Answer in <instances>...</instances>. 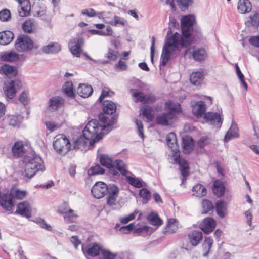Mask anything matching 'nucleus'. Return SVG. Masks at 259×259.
Returning a JSON list of instances; mask_svg holds the SVG:
<instances>
[{
	"mask_svg": "<svg viewBox=\"0 0 259 259\" xmlns=\"http://www.w3.org/2000/svg\"><path fill=\"white\" fill-rule=\"evenodd\" d=\"M192 190L194 192L193 195L196 197H203L205 196L207 194L206 188L200 184L195 185L193 187Z\"/></svg>",
	"mask_w": 259,
	"mask_h": 259,
	"instance_id": "nucleus-40",
	"label": "nucleus"
},
{
	"mask_svg": "<svg viewBox=\"0 0 259 259\" xmlns=\"http://www.w3.org/2000/svg\"><path fill=\"white\" fill-rule=\"evenodd\" d=\"M12 152L16 157H19L22 156L24 152V145L22 142H16L12 147Z\"/></svg>",
	"mask_w": 259,
	"mask_h": 259,
	"instance_id": "nucleus-39",
	"label": "nucleus"
},
{
	"mask_svg": "<svg viewBox=\"0 0 259 259\" xmlns=\"http://www.w3.org/2000/svg\"><path fill=\"white\" fill-rule=\"evenodd\" d=\"M192 57L196 61L205 60L207 57V53L205 49L197 48L193 51Z\"/></svg>",
	"mask_w": 259,
	"mask_h": 259,
	"instance_id": "nucleus-28",
	"label": "nucleus"
},
{
	"mask_svg": "<svg viewBox=\"0 0 259 259\" xmlns=\"http://www.w3.org/2000/svg\"><path fill=\"white\" fill-rule=\"evenodd\" d=\"M61 49V45L58 42H50L43 47L42 52L46 54H56Z\"/></svg>",
	"mask_w": 259,
	"mask_h": 259,
	"instance_id": "nucleus-25",
	"label": "nucleus"
},
{
	"mask_svg": "<svg viewBox=\"0 0 259 259\" xmlns=\"http://www.w3.org/2000/svg\"><path fill=\"white\" fill-rule=\"evenodd\" d=\"M130 92L132 94L135 102H144L146 96L143 93L139 92L136 89H131Z\"/></svg>",
	"mask_w": 259,
	"mask_h": 259,
	"instance_id": "nucleus-44",
	"label": "nucleus"
},
{
	"mask_svg": "<svg viewBox=\"0 0 259 259\" xmlns=\"http://www.w3.org/2000/svg\"><path fill=\"white\" fill-rule=\"evenodd\" d=\"M166 142L168 146L173 152V156L175 157V160L178 162L179 169L183 176L182 179V183L186 180V177L189 175V167L188 163L184 159H181L179 154V147L177 142L176 135L174 133H169L166 137Z\"/></svg>",
	"mask_w": 259,
	"mask_h": 259,
	"instance_id": "nucleus-4",
	"label": "nucleus"
},
{
	"mask_svg": "<svg viewBox=\"0 0 259 259\" xmlns=\"http://www.w3.org/2000/svg\"><path fill=\"white\" fill-rule=\"evenodd\" d=\"M82 42L83 40L81 38H78L77 39L73 38L70 40L68 44L69 50L74 56L80 57L82 52L80 44Z\"/></svg>",
	"mask_w": 259,
	"mask_h": 259,
	"instance_id": "nucleus-16",
	"label": "nucleus"
},
{
	"mask_svg": "<svg viewBox=\"0 0 259 259\" xmlns=\"http://www.w3.org/2000/svg\"><path fill=\"white\" fill-rule=\"evenodd\" d=\"M101 247L97 243L89 244L86 248V253L91 256H96L101 250Z\"/></svg>",
	"mask_w": 259,
	"mask_h": 259,
	"instance_id": "nucleus-35",
	"label": "nucleus"
},
{
	"mask_svg": "<svg viewBox=\"0 0 259 259\" xmlns=\"http://www.w3.org/2000/svg\"><path fill=\"white\" fill-rule=\"evenodd\" d=\"M203 213H207L213 209L211 202L208 200L204 199L202 201Z\"/></svg>",
	"mask_w": 259,
	"mask_h": 259,
	"instance_id": "nucleus-53",
	"label": "nucleus"
},
{
	"mask_svg": "<svg viewBox=\"0 0 259 259\" xmlns=\"http://www.w3.org/2000/svg\"><path fill=\"white\" fill-rule=\"evenodd\" d=\"M239 136L238 130L236 124L232 123L224 137V141L228 142L232 138Z\"/></svg>",
	"mask_w": 259,
	"mask_h": 259,
	"instance_id": "nucleus-33",
	"label": "nucleus"
},
{
	"mask_svg": "<svg viewBox=\"0 0 259 259\" xmlns=\"http://www.w3.org/2000/svg\"><path fill=\"white\" fill-rule=\"evenodd\" d=\"M206 111V105L204 102L200 101L197 102L192 107L193 114L197 117H201Z\"/></svg>",
	"mask_w": 259,
	"mask_h": 259,
	"instance_id": "nucleus-21",
	"label": "nucleus"
},
{
	"mask_svg": "<svg viewBox=\"0 0 259 259\" xmlns=\"http://www.w3.org/2000/svg\"><path fill=\"white\" fill-rule=\"evenodd\" d=\"M139 212V211L138 210H135L133 213L124 217L121 218L120 219V221L121 223L126 224L130 221L134 219L136 215Z\"/></svg>",
	"mask_w": 259,
	"mask_h": 259,
	"instance_id": "nucleus-55",
	"label": "nucleus"
},
{
	"mask_svg": "<svg viewBox=\"0 0 259 259\" xmlns=\"http://www.w3.org/2000/svg\"><path fill=\"white\" fill-rule=\"evenodd\" d=\"M31 207L30 203L27 201H24L17 205L15 213L27 218H29L31 217Z\"/></svg>",
	"mask_w": 259,
	"mask_h": 259,
	"instance_id": "nucleus-15",
	"label": "nucleus"
},
{
	"mask_svg": "<svg viewBox=\"0 0 259 259\" xmlns=\"http://www.w3.org/2000/svg\"><path fill=\"white\" fill-rule=\"evenodd\" d=\"M246 25H251L253 27H257L259 26V13H255L250 15L249 20L246 22Z\"/></svg>",
	"mask_w": 259,
	"mask_h": 259,
	"instance_id": "nucleus-48",
	"label": "nucleus"
},
{
	"mask_svg": "<svg viewBox=\"0 0 259 259\" xmlns=\"http://www.w3.org/2000/svg\"><path fill=\"white\" fill-rule=\"evenodd\" d=\"M204 74L202 71L192 72L190 77L191 82L195 85L201 84L204 79Z\"/></svg>",
	"mask_w": 259,
	"mask_h": 259,
	"instance_id": "nucleus-30",
	"label": "nucleus"
},
{
	"mask_svg": "<svg viewBox=\"0 0 259 259\" xmlns=\"http://www.w3.org/2000/svg\"><path fill=\"white\" fill-rule=\"evenodd\" d=\"M106 22L110 25L115 26L118 25L124 26L127 23L126 20H125L123 18L118 16L117 15H115L114 16L113 20L108 21Z\"/></svg>",
	"mask_w": 259,
	"mask_h": 259,
	"instance_id": "nucleus-47",
	"label": "nucleus"
},
{
	"mask_svg": "<svg viewBox=\"0 0 259 259\" xmlns=\"http://www.w3.org/2000/svg\"><path fill=\"white\" fill-rule=\"evenodd\" d=\"M0 58L4 61L13 62L18 60L19 56L15 52L9 51L3 53Z\"/></svg>",
	"mask_w": 259,
	"mask_h": 259,
	"instance_id": "nucleus-27",
	"label": "nucleus"
},
{
	"mask_svg": "<svg viewBox=\"0 0 259 259\" xmlns=\"http://www.w3.org/2000/svg\"><path fill=\"white\" fill-rule=\"evenodd\" d=\"M16 49L19 52H28L33 47V43L31 38L27 35L20 36L15 43Z\"/></svg>",
	"mask_w": 259,
	"mask_h": 259,
	"instance_id": "nucleus-9",
	"label": "nucleus"
},
{
	"mask_svg": "<svg viewBox=\"0 0 259 259\" xmlns=\"http://www.w3.org/2000/svg\"><path fill=\"white\" fill-rule=\"evenodd\" d=\"M132 228L134 233L142 236L145 235L149 230V227L144 223H134V227Z\"/></svg>",
	"mask_w": 259,
	"mask_h": 259,
	"instance_id": "nucleus-32",
	"label": "nucleus"
},
{
	"mask_svg": "<svg viewBox=\"0 0 259 259\" xmlns=\"http://www.w3.org/2000/svg\"><path fill=\"white\" fill-rule=\"evenodd\" d=\"M45 125L50 132H53L60 127L59 124L50 121H45Z\"/></svg>",
	"mask_w": 259,
	"mask_h": 259,
	"instance_id": "nucleus-56",
	"label": "nucleus"
},
{
	"mask_svg": "<svg viewBox=\"0 0 259 259\" xmlns=\"http://www.w3.org/2000/svg\"><path fill=\"white\" fill-rule=\"evenodd\" d=\"M141 110L142 115L146 118L148 121H152L154 118V111L152 107L147 106Z\"/></svg>",
	"mask_w": 259,
	"mask_h": 259,
	"instance_id": "nucleus-42",
	"label": "nucleus"
},
{
	"mask_svg": "<svg viewBox=\"0 0 259 259\" xmlns=\"http://www.w3.org/2000/svg\"><path fill=\"white\" fill-rule=\"evenodd\" d=\"M108 192V185L103 182H97L93 186L91 193L93 196L97 199L103 197Z\"/></svg>",
	"mask_w": 259,
	"mask_h": 259,
	"instance_id": "nucleus-11",
	"label": "nucleus"
},
{
	"mask_svg": "<svg viewBox=\"0 0 259 259\" xmlns=\"http://www.w3.org/2000/svg\"><path fill=\"white\" fill-rule=\"evenodd\" d=\"M13 33L9 30L3 31L0 32V44L2 45H7L9 44L14 39Z\"/></svg>",
	"mask_w": 259,
	"mask_h": 259,
	"instance_id": "nucleus-24",
	"label": "nucleus"
},
{
	"mask_svg": "<svg viewBox=\"0 0 259 259\" xmlns=\"http://www.w3.org/2000/svg\"><path fill=\"white\" fill-rule=\"evenodd\" d=\"M252 9L251 3L249 0H239L237 4V10L239 13L245 14L249 12Z\"/></svg>",
	"mask_w": 259,
	"mask_h": 259,
	"instance_id": "nucleus-22",
	"label": "nucleus"
},
{
	"mask_svg": "<svg viewBox=\"0 0 259 259\" xmlns=\"http://www.w3.org/2000/svg\"><path fill=\"white\" fill-rule=\"evenodd\" d=\"M119 192V188L115 185L112 184L108 186V195L107 198V204L110 206H113L116 205V201L118 196Z\"/></svg>",
	"mask_w": 259,
	"mask_h": 259,
	"instance_id": "nucleus-13",
	"label": "nucleus"
},
{
	"mask_svg": "<svg viewBox=\"0 0 259 259\" xmlns=\"http://www.w3.org/2000/svg\"><path fill=\"white\" fill-rule=\"evenodd\" d=\"M100 163L101 164L109 169L110 172L113 175H117L118 172L116 171V160L115 162L113 161L112 159L108 155L101 154L99 157Z\"/></svg>",
	"mask_w": 259,
	"mask_h": 259,
	"instance_id": "nucleus-12",
	"label": "nucleus"
},
{
	"mask_svg": "<svg viewBox=\"0 0 259 259\" xmlns=\"http://www.w3.org/2000/svg\"><path fill=\"white\" fill-rule=\"evenodd\" d=\"M64 99L58 96L52 97L48 101V110L56 111L62 107L64 104Z\"/></svg>",
	"mask_w": 259,
	"mask_h": 259,
	"instance_id": "nucleus-14",
	"label": "nucleus"
},
{
	"mask_svg": "<svg viewBox=\"0 0 259 259\" xmlns=\"http://www.w3.org/2000/svg\"><path fill=\"white\" fill-rule=\"evenodd\" d=\"M103 113L99 115V118L101 121L105 124L103 125H99L101 126H106L105 131L109 132L111 130V126L115 124L117 122V117L116 115H113L116 110V105L112 101L106 100L103 103Z\"/></svg>",
	"mask_w": 259,
	"mask_h": 259,
	"instance_id": "nucleus-5",
	"label": "nucleus"
},
{
	"mask_svg": "<svg viewBox=\"0 0 259 259\" xmlns=\"http://www.w3.org/2000/svg\"><path fill=\"white\" fill-rule=\"evenodd\" d=\"M106 126H99L96 119H92L87 124L82 132V135L78 137L74 143V148L84 150L89 144L93 145L94 143L102 138L103 131Z\"/></svg>",
	"mask_w": 259,
	"mask_h": 259,
	"instance_id": "nucleus-2",
	"label": "nucleus"
},
{
	"mask_svg": "<svg viewBox=\"0 0 259 259\" xmlns=\"http://www.w3.org/2000/svg\"><path fill=\"white\" fill-rule=\"evenodd\" d=\"M183 152L185 153H189L193 148V139L190 137H183Z\"/></svg>",
	"mask_w": 259,
	"mask_h": 259,
	"instance_id": "nucleus-37",
	"label": "nucleus"
},
{
	"mask_svg": "<svg viewBox=\"0 0 259 259\" xmlns=\"http://www.w3.org/2000/svg\"><path fill=\"white\" fill-rule=\"evenodd\" d=\"M23 162L25 165L22 170V175L25 178H31L36 174L45 170L41 158L35 153H29L25 155Z\"/></svg>",
	"mask_w": 259,
	"mask_h": 259,
	"instance_id": "nucleus-3",
	"label": "nucleus"
},
{
	"mask_svg": "<svg viewBox=\"0 0 259 259\" xmlns=\"http://www.w3.org/2000/svg\"><path fill=\"white\" fill-rule=\"evenodd\" d=\"M195 22V16L193 14L183 16L181 20L182 34L177 32L171 34V29L167 32L165 43L162 48L160 57V66H164L171 58L181 53L182 50L186 49L182 55L185 56L189 50L186 49L191 44V27Z\"/></svg>",
	"mask_w": 259,
	"mask_h": 259,
	"instance_id": "nucleus-1",
	"label": "nucleus"
},
{
	"mask_svg": "<svg viewBox=\"0 0 259 259\" xmlns=\"http://www.w3.org/2000/svg\"><path fill=\"white\" fill-rule=\"evenodd\" d=\"M62 90L64 94L67 97L72 98L75 97V90L71 81H66L63 85Z\"/></svg>",
	"mask_w": 259,
	"mask_h": 259,
	"instance_id": "nucleus-34",
	"label": "nucleus"
},
{
	"mask_svg": "<svg viewBox=\"0 0 259 259\" xmlns=\"http://www.w3.org/2000/svg\"><path fill=\"white\" fill-rule=\"evenodd\" d=\"M19 3L20 9L18 10L21 17H26L29 15L31 11V4L29 0H16Z\"/></svg>",
	"mask_w": 259,
	"mask_h": 259,
	"instance_id": "nucleus-19",
	"label": "nucleus"
},
{
	"mask_svg": "<svg viewBox=\"0 0 259 259\" xmlns=\"http://www.w3.org/2000/svg\"><path fill=\"white\" fill-rule=\"evenodd\" d=\"M215 207L217 214L221 218L225 217L227 212V203L219 200L216 202Z\"/></svg>",
	"mask_w": 259,
	"mask_h": 259,
	"instance_id": "nucleus-29",
	"label": "nucleus"
},
{
	"mask_svg": "<svg viewBox=\"0 0 259 259\" xmlns=\"http://www.w3.org/2000/svg\"><path fill=\"white\" fill-rule=\"evenodd\" d=\"M190 243L192 246H197L202 239V233L200 231H193L189 235Z\"/></svg>",
	"mask_w": 259,
	"mask_h": 259,
	"instance_id": "nucleus-26",
	"label": "nucleus"
},
{
	"mask_svg": "<svg viewBox=\"0 0 259 259\" xmlns=\"http://www.w3.org/2000/svg\"><path fill=\"white\" fill-rule=\"evenodd\" d=\"M70 209H71L70 208L68 203L64 202L59 206L58 211L59 213L63 215Z\"/></svg>",
	"mask_w": 259,
	"mask_h": 259,
	"instance_id": "nucleus-59",
	"label": "nucleus"
},
{
	"mask_svg": "<svg viewBox=\"0 0 259 259\" xmlns=\"http://www.w3.org/2000/svg\"><path fill=\"white\" fill-rule=\"evenodd\" d=\"M118 56V52L116 51L109 49L105 57L111 60H115Z\"/></svg>",
	"mask_w": 259,
	"mask_h": 259,
	"instance_id": "nucleus-58",
	"label": "nucleus"
},
{
	"mask_svg": "<svg viewBox=\"0 0 259 259\" xmlns=\"http://www.w3.org/2000/svg\"><path fill=\"white\" fill-rule=\"evenodd\" d=\"M134 227V223H131L128 225L123 226L119 228V231L124 234L128 233L130 231H133L132 227Z\"/></svg>",
	"mask_w": 259,
	"mask_h": 259,
	"instance_id": "nucleus-63",
	"label": "nucleus"
},
{
	"mask_svg": "<svg viewBox=\"0 0 259 259\" xmlns=\"http://www.w3.org/2000/svg\"><path fill=\"white\" fill-rule=\"evenodd\" d=\"M92 87L85 84H80L77 89L78 94L82 98H88L93 93Z\"/></svg>",
	"mask_w": 259,
	"mask_h": 259,
	"instance_id": "nucleus-23",
	"label": "nucleus"
},
{
	"mask_svg": "<svg viewBox=\"0 0 259 259\" xmlns=\"http://www.w3.org/2000/svg\"><path fill=\"white\" fill-rule=\"evenodd\" d=\"M36 223L40 225L41 228L45 229L48 231H51L52 230L51 226L50 225L47 224L42 219L37 218Z\"/></svg>",
	"mask_w": 259,
	"mask_h": 259,
	"instance_id": "nucleus-61",
	"label": "nucleus"
},
{
	"mask_svg": "<svg viewBox=\"0 0 259 259\" xmlns=\"http://www.w3.org/2000/svg\"><path fill=\"white\" fill-rule=\"evenodd\" d=\"M11 18L10 10L7 9H3L0 11V20L3 22L9 20Z\"/></svg>",
	"mask_w": 259,
	"mask_h": 259,
	"instance_id": "nucleus-54",
	"label": "nucleus"
},
{
	"mask_svg": "<svg viewBox=\"0 0 259 259\" xmlns=\"http://www.w3.org/2000/svg\"><path fill=\"white\" fill-rule=\"evenodd\" d=\"M8 123L10 125L15 126L19 123L18 118L16 116H9L7 119Z\"/></svg>",
	"mask_w": 259,
	"mask_h": 259,
	"instance_id": "nucleus-62",
	"label": "nucleus"
},
{
	"mask_svg": "<svg viewBox=\"0 0 259 259\" xmlns=\"http://www.w3.org/2000/svg\"><path fill=\"white\" fill-rule=\"evenodd\" d=\"M139 195L142 198L141 202L143 204H145L148 202L151 197V193L145 187H142L139 191Z\"/></svg>",
	"mask_w": 259,
	"mask_h": 259,
	"instance_id": "nucleus-38",
	"label": "nucleus"
},
{
	"mask_svg": "<svg viewBox=\"0 0 259 259\" xmlns=\"http://www.w3.org/2000/svg\"><path fill=\"white\" fill-rule=\"evenodd\" d=\"M9 194L11 195L12 200L13 198L21 200L23 199L26 197L27 195V191L17 189L15 190L14 192L11 191V193Z\"/></svg>",
	"mask_w": 259,
	"mask_h": 259,
	"instance_id": "nucleus-49",
	"label": "nucleus"
},
{
	"mask_svg": "<svg viewBox=\"0 0 259 259\" xmlns=\"http://www.w3.org/2000/svg\"><path fill=\"white\" fill-rule=\"evenodd\" d=\"M166 112L158 115L156 123L158 124L167 126L171 124L176 118L177 114L181 111L180 104L171 101L165 103Z\"/></svg>",
	"mask_w": 259,
	"mask_h": 259,
	"instance_id": "nucleus-6",
	"label": "nucleus"
},
{
	"mask_svg": "<svg viewBox=\"0 0 259 259\" xmlns=\"http://www.w3.org/2000/svg\"><path fill=\"white\" fill-rule=\"evenodd\" d=\"M28 92L26 91H23L19 96V100L24 105H26L29 102Z\"/></svg>",
	"mask_w": 259,
	"mask_h": 259,
	"instance_id": "nucleus-57",
	"label": "nucleus"
},
{
	"mask_svg": "<svg viewBox=\"0 0 259 259\" xmlns=\"http://www.w3.org/2000/svg\"><path fill=\"white\" fill-rule=\"evenodd\" d=\"M149 222L153 225H160L161 220L157 213H151L148 217Z\"/></svg>",
	"mask_w": 259,
	"mask_h": 259,
	"instance_id": "nucleus-52",
	"label": "nucleus"
},
{
	"mask_svg": "<svg viewBox=\"0 0 259 259\" xmlns=\"http://www.w3.org/2000/svg\"><path fill=\"white\" fill-rule=\"evenodd\" d=\"M37 23L34 19H28L23 24L22 28L25 32L32 33L36 29Z\"/></svg>",
	"mask_w": 259,
	"mask_h": 259,
	"instance_id": "nucleus-36",
	"label": "nucleus"
},
{
	"mask_svg": "<svg viewBox=\"0 0 259 259\" xmlns=\"http://www.w3.org/2000/svg\"><path fill=\"white\" fill-rule=\"evenodd\" d=\"M179 8L182 11H185L188 7L191 6L194 0H176Z\"/></svg>",
	"mask_w": 259,
	"mask_h": 259,
	"instance_id": "nucleus-50",
	"label": "nucleus"
},
{
	"mask_svg": "<svg viewBox=\"0 0 259 259\" xmlns=\"http://www.w3.org/2000/svg\"><path fill=\"white\" fill-rule=\"evenodd\" d=\"M116 167L117 170L121 174L125 177L126 182L131 186L137 188H141L146 187L147 184L141 178L136 177L134 175L131 174V176H128L129 171L127 169V167L125 163L121 160L118 159L116 161Z\"/></svg>",
	"mask_w": 259,
	"mask_h": 259,
	"instance_id": "nucleus-7",
	"label": "nucleus"
},
{
	"mask_svg": "<svg viewBox=\"0 0 259 259\" xmlns=\"http://www.w3.org/2000/svg\"><path fill=\"white\" fill-rule=\"evenodd\" d=\"M213 186V192L218 197H221L224 194L225 188L221 181L215 180Z\"/></svg>",
	"mask_w": 259,
	"mask_h": 259,
	"instance_id": "nucleus-31",
	"label": "nucleus"
},
{
	"mask_svg": "<svg viewBox=\"0 0 259 259\" xmlns=\"http://www.w3.org/2000/svg\"><path fill=\"white\" fill-rule=\"evenodd\" d=\"M53 147L60 154L64 155L70 149L71 144L67 138L63 134H59L54 138Z\"/></svg>",
	"mask_w": 259,
	"mask_h": 259,
	"instance_id": "nucleus-8",
	"label": "nucleus"
},
{
	"mask_svg": "<svg viewBox=\"0 0 259 259\" xmlns=\"http://www.w3.org/2000/svg\"><path fill=\"white\" fill-rule=\"evenodd\" d=\"M204 118L206 122L218 127L221 126L222 123L221 116L218 113L208 112L205 114Z\"/></svg>",
	"mask_w": 259,
	"mask_h": 259,
	"instance_id": "nucleus-17",
	"label": "nucleus"
},
{
	"mask_svg": "<svg viewBox=\"0 0 259 259\" xmlns=\"http://www.w3.org/2000/svg\"><path fill=\"white\" fill-rule=\"evenodd\" d=\"M213 240L211 237H206L203 243V248L205 252L203 253V256H207L212 247Z\"/></svg>",
	"mask_w": 259,
	"mask_h": 259,
	"instance_id": "nucleus-45",
	"label": "nucleus"
},
{
	"mask_svg": "<svg viewBox=\"0 0 259 259\" xmlns=\"http://www.w3.org/2000/svg\"><path fill=\"white\" fill-rule=\"evenodd\" d=\"M114 94V92L112 91L103 90L102 92V94L100 97L98 99V101L100 102L102 101V100L104 98L106 97H111Z\"/></svg>",
	"mask_w": 259,
	"mask_h": 259,
	"instance_id": "nucleus-64",
	"label": "nucleus"
},
{
	"mask_svg": "<svg viewBox=\"0 0 259 259\" xmlns=\"http://www.w3.org/2000/svg\"><path fill=\"white\" fill-rule=\"evenodd\" d=\"M17 73V69L15 66L8 64H4L0 66V74L8 78L15 76Z\"/></svg>",
	"mask_w": 259,
	"mask_h": 259,
	"instance_id": "nucleus-20",
	"label": "nucleus"
},
{
	"mask_svg": "<svg viewBox=\"0 0 259 259\" xmlns=\"http://www.w3.org/2000/svg\"><path fill=\"white\" fill-rule=\"evenodd\" d=\"M22 87V83L20 80L15 79L8 82L4 87V90L6 97L9 99H13L16 95L18 91Z\"/></svg>",
	"mask_w": 259,
	"mask_h": 259,
	"instance_id": "nucleus-10",
	"label": "nucleus"
},
{
	"mask_svg": "<svg viewBox=\"0 0 259 259\" xmlns=\"http://www.w3.org/2000/svg\"><path fill=\"white\" fill-rule=\"evenodd\" d=\"M63 215L64 221L67 223L75 222L78 218L77 214L72 209H70Z\"/></svg>",
	"mask_w": 259,
	"mask_h": 259,
	"instance_id": "nucleus-46",
	"label": "nucleus"
},
{
	"mask_svg": "<svg viewBox=\"0 0 259 259\" xmlns=\"http://www.w3.org/2000/svg\"><path fill=\"white\" fill-rule=\"evenodd\" d=\"M104 173V169L99 164H96L91 167L88 171L90 176L96 175L98 174H103Z\"/></svg>",
	"mask_w": 259,
	"mask_h": 259,
	"instance_id": "nucleus-51",
	"label": "nucleus"
},
{
	"mask_svg": "<svg viewBox=\"0 0 259 259\" xmlns=\"http://www.w3.org/2000/svg\"><path fill=\"white\" fill-rule=\"evenodd\" d=\"M135 123L136 124L138 133L139 136L142 139H144V132H143V126L141 121L136 119L135 120Z\"/></svg>",
	"mask_w": 259,
	"mask_h": 259,
	"instance_id": "nucleus-60",
	"label": "nucleus"
},
{
	"mask_svg": "<svg viewBox=\"0 0 259 259\" xmlns=\"http://www.w3.org/2000/svg\"><path fill=\"white\" fill-rule=\"evenodd\" d=\"M215 221L212 218L207 217L204 219L200 224V228L206 234H209L215 228Z\"/></svg>",
	"mask_w": 259,
	"mask_h": 259,
	"instance_id": "nucleus-18",
	"label": "nucleus"
},
{
	"mask_svg": "<svg viewBox=\"0 0 259 259\" xmlns=\"http://www.w3.org/2000/svg\"><path fill=\"white\" fill-rule=\"evenodd\" d=\"M178 229V223L175 219H169L166 226V232L169 233L175 232Z\"/></svg>",
	"mask_w": 259,
	"mask_h": 259,
	"instance_id": "nucleus-43",
	"label": "nucleus"
},
{
	"mask_svg": "<svg viewBox=\"0 0 259 259\" xmlns=\"http://www.w3.org/2000/svg\"><path fill=\"white\" fill-rule=\"evenodd\" d=\"M104 12H101L99 13H97L96 11L93 8H87L83 9L81 12V15L83 16H86L88 17H93L95 16H98L99 18H100L102 15H103L104 14Z\"/></svg>",
	"mask_w": 259,
	"mask_h": 259,
	"instance_id": "nucleus-41",
	"label": "nucleus"
}]
</instances>
